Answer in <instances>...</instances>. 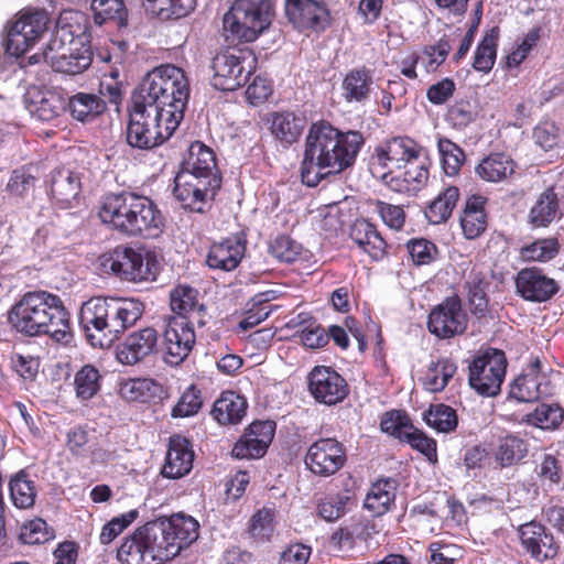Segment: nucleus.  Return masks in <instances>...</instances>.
Instances as JSON below:
<instances>
[{
  "instance_id": "nucleus-1",
  "label": "nucleus",
  "mask_w": 564,
  "mask_h": 564,
  "mask_svg": "<svg viewBox=\"0 0 564 564\" xmlns=\"http://www.w3.org/2000/svg\"><path fill=\"white\" fill-rule=\"evenodd\" d=\"M362 144L358 131L343 132L326 121L314 122L305 138L302 182L315 187L328 176L343 173L355 164Z\"/></svg>"
},
{
  "instance_id": "nucleus-2",
  "label": "nucleus",
  "mask_w": 564,
  "mask_h": 564,
  "mask_svg": "<svg viewBox=\"0 0 564 564\" xmlns=\"http://www.w3.org/2000/svg\"><path fill=\"white\" fill-rule=\"evenodd\" d=\"M144 304L134 297L94 296L84 302L78 322L93 347H109L143 315Z\"/></svg>"
},
{
  "instance_id": "nucleus-3",
  "label": "nucleus",
  "mask_w": 564,
  "mask_h": 564,
  "mask_svg": "<svg viewBox=\"0 0 564 564\" xmlns=\"http://www.w3.org/2000/svg\"><path fill=\"white\" fill-rule=\"evenodd\" d=\"M9 318L18 332L28 336L47 335L64 345L73 339L69 313L58 295L46 291L25 293Z\"/></svg>"
},
{
  "instance_id": "nucleus-4",
  "label": "nucleus",
  "mask_w": 564,
  "mask_h": 564,
  "mask_svg": "<svg viewBox=\"0 0 564 564\" xmlns=\"http://www.w3.org/2000/svg\"><path fill=\"white\" fill-rule=\"evenodd\" d=\"M188 98L189 82L185 72L172 64L160 65L150 70L133 95V100L155 108L170 120L171 126H180Z\"/></svg>"
},
{
  "instance_id": "nucleus-5",
  "label": "nucleus",
  "mask_w": 564,
  "mask_h": 564,
  "mask_svg": "<svg viewBox=\"0 0 564 564\" xmlns=\"http://www.w3.org/2000/svg\"><path fill=\"white\" fill-rule=\"evenodd\" d=\"M73 12H63L56 29L43 52L44 62L54 72L68 75L80 74L93 63V52L79 34H75L65 21Z\"/></svg>"
},
{
  "instance_id": "nucleus-6",
  "label": "nucleus",
  "mask_w": 564,
  "mask_h": 564,
  "mask_svg": "<svg viewBox=\"0 0 564 564\" xmlns=\"http://www.w3.org/2000/svg\"><path fill=\"white\" fill-rule=\"evenodd\" d=\"M127 127V142L140 150H150L170 139L178 124L169 123V119L155 108H149L139 100H133Z\"/></svg>"
},
{
  "instance_id": "nucleus-7",
  "label": "nucleus",
  "mask_w": 564,
  "mask_h": 564,
  "mask_svg": "<svg viewBox=\"0 0 564 564\" xmlns=\"http://www.w3.org/2000/svg\"><path fill=\"white\" fill-rule=\"evenodd\" d=\"M273 0H236L224 15V30L245 42L254 41L271 23Z\"/></svg>"
},
{
  "instance_id": "nucleus-8",
  "label": "nucleus",
  "mask_w": 564,
  "mask_h": 564,
  "mask_svg": "<svg viewBox=\"0 0 564 564\" xmlns=\"http://www.w3.org/2000/svg\"><path fill=\"white\" fill-rule=\"evenodd\" d=\"M155 522H148L127 535L117 550L121 564H162L169 561L166 545Z\"/></svg>"
},
{
  "instance_id": "nucleus-9",
  "label": "nucleus",
  "mask_w": 564,
  "mask_h": 564,
  "mask_svg": "<svg viewBox=\"0 0 564 564\" xmlns=\"http://www.w3.org/2000/svg\"><path fill=\"white\" fill-rule=\"evenodd\" d=\"M257 57L249 48H228L212 62V85L218 90L234 91L243 86L256 70Z\"/></svg>"
},
{
  "instance_id": "nucleus-10",
  "label": "nucleus",
  "mask_w": 564,
  "mask_h": 564,
  "mask_svg": "<svg viewBox=\"0 0 564 564\" xmlns=\"http://www.w3.org/2000/svg\"><path fill=\"white\" fill-rule=\"evenodd\" d=\"M424 152V148L409 137L391 138L376 147L369 159V171L386 183L394 170L402 169L409 160L422 158Z\"/></svg>"
},
{
  "instance_id": "nucleus-11",
  "label": "nucleus",
  "mask_w": 564,
  "mask_h": 564,
  "mask_svg": "<svg viewBox=\"0 0 564 564\" xmlns=\"http://www.w3.org/2000/svg\"><path fill=\"white\" fill-rule=\"evenodd\" d=\"M507 358L502 350L487 348L468 366V383L481 397H496L506 377Z\"/></svg>"
},
{
  "instance_id": "nucleus-12",
  "label": "nucleus",
  "mask_w": 564,
  "mask_h": 564,
  "mask_svg": "<svg viewBox=\"0 0 564 564\" xmlns=\"http://www.w3.org/2000/svg\"><path fill=\"white\" fill-rule=\"evenodd\" d=\"M102 265L116 275L132 282L154 281L158 261L154 254L143 253L132 247L120 245L102 257Z\"/></svg>"
},
{
  "instance_id": "nucleus-13",
  "label": "nucleus",
  "mask_w": 564,
  "mask_h": 564,
  "mask_svg": "<svg viewBox=\"0 0 564 564\" xmlns=\"http://www.w3.org/2000/svg\"><path fill=\"white\" fill-rule=\"evenodd\" d=\"M220 185L221 178L209 181L180 170L174 178L173 194L183 208L202 213L207 203L214 199Z\"/></svg>"
},
{
  "instance_id": "nucleus-14",
  "label": "nucleus",
  "mask_w": 564,
  "mask_h": 564,
  "mask_svg": "<svg viewBox=\"0 0 564 564\" xmlns=\"http://www.w3.org/2000/svg\"><path fill=\"white\" fill-rule=\"evenodd\" d=\"M47 22L48 17L43 10L21 13L8 31L7 52L17 57L25 54L44 33Z\"/></svg>"
},
{
  "instance_id": "nucleus-15",
  "label": "nucleus",
  "mask_w": 564,
  "mask_h": 564,
  "mask_svg": "<svg viewBox=\"0 0 564 564\" xmlns=\"http://www.w3.org/2000/svg\"><path fill=\"white\" fill-rule=\"evenodd\" d=\"M468 316L458 295L447 296L429 315L427 328L441 339L463 334L467 328Z\"/></svg>"
},
{
  "instance_id": "nucleus-16",
  "label": "nucleus",
  "mask_w": 564,
  "mask_h": 564,
  "mask_svg": "<svg viewBox=\"0 0 564 564\" xmlns=\"http://www.w3.org/2000/svg\"><path fill=\"white\" fill-rule=\"evenodd\" d=\"M288 21L299 31L324 32L330 25V11L324 0H285Z\"/></svg>"
},
{
  "instance_id": "nucleus-17",
  "label": "nucleus",
  "mask_w": 564,
  "mask_h": 564,
  "mask_svg": "<svg viewBox=\"0 0 564 564\" xmlns=\"http://www.w3.org/2000/svg\"><path fill=\"white\" fill-rule=\"evenodd\" d=\"M304 462L314 475L329 477L345 465L346 452L336 438H319L310 445Z\"/></svg>"
},
{
  "instance_id": "nucleus-18",
  "label": "nucleus",
  "mask_w": 564,
  "mask_h": 564,
  "mask_svg": "<svg viewBox=\"0 0 564 564\" xmlns=\"http://www.w3.org/2000/svg\"><path fill=\"white\" fill-rule=\"evenodd\" d=\"M196 341L193 323L177 317L167 321L163 334L164 360L171 366H178L192 351Z\"/></svg>"
},
{
  "instance_id": "nucleus-19",
  "label": "nucleus",
  "mask_w": 564,
  "mask_h": 564,
  "mask_svg": "<svg viewBox=\"0 0 564 564\" xmlns=\"http://www.w3.org/2000/svg\"><path fill=\"white\" fill-rule=\"evenodd\" d=\"M162 535V544L166 545L169 561L192 544L198 538V522L191 516L173 514L170 519L154 521Z\"/></svg>"
},
{
  "instance_id": "nucleus-20",
  "label": "nucleus",
  "mask_w": 564,
  "mask_h": 564,
  "mask_svg": "<svg viewBox=\"0 0 564 564\" xmlns=\"http://www.w3.org/2000/svg\"><path fill=\"white\" fill-rule=\"evenodd\" d=\"M164 228V217L154 202L134 193L127 237L156 238Z\"/></svg>"
},
{
  "instance_id": "nucleus-21",
  "label": "nucleus",
  "mask_w": 564,
  "mask_h": 564,
  "mask_svg": "<svg viewBox=\"0 0 564 564\" xmlns=\"http://www.w3.org/2000/svg\"><path fill=\"white\" fill-rule=\"evenodd\" d=\"M308 389L313 398L326 405L341 402L348 395L346 380L334 369L316 366L308 375Z\"/></svg>"
},
{
  "instance_id": "nucleus-22",
  "label": "nucleus",
  "mask_w": 564,
  "mask_h": 564,
  "mask_svg": "<svg viewBox=\"0 0 564 564\" xmlns=\"http://www.w3.org/2000/svg\"><path fill=\"white\" fill-rule=\"evenodd\" d=\"M514 284L517 294L532 303L546 302L560 290L557 282L536 267L519 270L514 278Z\"/></svg>"
},
{
  "instance_id": "nucleus-23",
  "label": "nucleus",
  "mask_w": 564,
  "mask_h": 564,
  "mask_svg": "<svg viewBox=\"0 0 564 564\" xmlns=\"http://www.w3.org/2000/svg\"><path fill=\"white\" fill-rule=\"evenodd\" d=\"M275 432L273 421H257L249 425L236 442L231 454L239 459L262 457L271 444Z\"/></svg>"
},
{
  "instance_id": "nucleus-24",
  "label": "nucleus",
  "mask_w": 564,
  "mask_h": 564,
  "mask_svg": "<svg viewBox=\"0 0 564 564\" xmlns=\"http://www.w3.org/2000/svg\"><path fill=\"white\" fill-rule=\"evenodd\" d=\"M510 397L519 402H534L551 393L550 382L541 372V361L534 358L510 387Z\"/></svg>"
},
{
  "instance_id": "nucleus-25",
  "label": "nucleus",
  "mask_w": 564,
  "mask_h": 564,
  "mask_svg": "<svg viewBox=\"0 0 564 564\" xmlns=\"http://www.w3.org/2000/svg\"><path fill=\"white\" fill-rule=\"evenodd\" d=\"M133 197L132 192L106 195L98 210L101 223L109 229L127 236Z\"/></svg>"
},
{
  "instance_id": "nucleus-26",
  "label": "nucleus",
  "mask_w": 564,
  "mask_h": 564,
  "mask_svg": "<svg viewBox=\"0 0 564 564\" xmlns=\"http://www.w3.org/2000/svg\"><path fill=\"white\" fill-rule=\"evenodd\" d=\"M159 334L153 327L131 333L118 347L117 358L123 365H135L156 350Z\"/></svg>"
},
{
  "instance_id": "nucleus-27",
  "label": "nucleus",
  "mask_w": 564,
  "mask_h": 564,
  "mask_svg": "<svg viewBox=\"0 0 564 564\" xmlns=\"http://www.w3.org/2000/svg\"><path fill=\"white\" fill-rule=\"evenodd\" d=\"M522 546L532 557L542 562L553 558L557 553V544L546 529L534 521L524 523L519 528Z\"/></svg>"
},
{
  "instance_id": "nucleus-28",
  "label": "nucleus",
  "mask_w": 564,
  "mask_h": 564,
  "mask_svg": "<svg viewBox=\"0 0 564 564\" xmlns=\"http://www.w3.org/2000/svg\"><path fill=\"white\" fill-rule=\"evenodd\" d=\"M170 306L177 318L193 317L199 326H205L206 307L199 300V292L188 284H177L170 292Z\"/></svg>"
},
{
  "instance_id": "nucleus-29",
  "label": "nucleus",
  "mask_w": 564,
  "mask_h": 564,
  "mask_svg": "<svg viewBox=\"0 0 564 564\" xmlns=\"http://www.w3.org/2000/svg\"><path fill=\"white\" fill-rule=\"evenodd\" d=\"M246 251V239L242 235L228 237L214 243L207 254V264L212 269L231 271L238 267Z\"/></svg>"
},
{
  "instance_id": "nucleus-30",
  "label": "nucleus",
  "mask_w": 564,
  "mask_h": 564,
  "mask_svg": "<svg viewBox=\"0 0 564 564\" xmlns=\"http://www.w3.org/2000/svg\"><path fill=\"white\" fill-rule=\"evenodd\" d=\"M193 462L194 452L189 442L183 436L175 435L170 440L162 475L171 479L182 478L192 470Z\"/></svg>"
},
{
  "instance_id": "nucleus-31",
  "label": "nucleus",
  "mask_w": 564,
  "mask_h": 564,
  "mask_svg": "<svg viewBox=\"0 0 564 564\" xmlns=\"http://www.w3.org/2000/svg\"><path fill=\"white\" fill-rule=\"evenodd\" d=\"M403 172L391 176L386 184L394 192L415 194L421 191L429 181V164L425 160L412 159L403 166Z\"/></svg>"
},
{
  "instance_id": "nucleus-32",
  "label": "nucleus",
  "mask_w": 564,
  "mask_h": 564,
  "mask_svg": "<svg viewBox=\"0 0 564 564\" xmlns=\"http://www.w3.org/2000/svg\"><path fill=\"white\" fill-rule=\"evenodd\" d=\"M490 283L488 273L477 268H473L465 278L463 289L470 312L478 318L485 317L488 313L489 300L487 291Z\"/></svg>"
},
{
  "instance_id": "nucleus-33",
  "label": "nucleus",
  "mask_w": 564,
  "mask_h": 564,
  "mask_svg": "<svg viewBox=\"0 0 564 564\" xmlns=\"http://www.w3.org/2000/svg\"><path fill=\"white\" fill-rule=\"evenodd\" d=\"M181 170L209 181L212 178H221L216 166L213 150L200 141H195L189 145L187 156L182 163Z\"/></svg>"
},
{
  "instance_id": "nucleus-34",
  "label": "nucleus",
  "mask_w": 564,
  "mask_h": 564,
  "mask_svg": "<svg viewBox=\"0 0 564 564\" xmlns=\"http://www.w3.org/2000/svg\"><path fill=\"white\" fill-rule=\"evenodd\" d=\"M82 192V176L79 172L68 167H61L52 173L51 193L53 198L63 207H70Z\"/></svg>"
},
{
  "instance_id": "nucleus-35",
  "label": "nucleus",
  "mask_w": 564,
  "mask_h": 564,
  "mask_svg": "<svg viewBox=\"0 0 564 564\" xmlns=\"http://www.w3.org/2000/svg\"><path fill=\"white\" fill-rule=\"evenodd\" d=\"M373 90V77L365 66L350 69L341 83V96L348 104H365Z\"/></svg>"
},
{
  "instance_id": "nucleus-36",
  "label": "nucleus",
  "mask_w": 564,
  "mask_h": 564,
  "mask_svg": "<svg viewBox=\"0 0 564 564\" xmlns=\"http://www.w3.org/2000/svg\"><path fill=\"white\" fill-rule=\"evenodd\" d=\"M352 241L372 260H381L386 254L387 243L377 228L366 219H358L350 229Z\"/></svg>"
},
{
  "instance_id": "nucleus-37",
  "label": "nucleus",
  "mask_w": 564,
  "mask_h": 564,
  "mask_svg": "<svg viewBox=\"0 0 564 564\" xmlns=\"http://www.w3.org/2000/svg\"><path fill=\"white\" fill-rule=\"evenodd\" d=\"M273 138L283 144L297 141L304 129V120L292 111H274L267 119Z\"/></svg>"
},
{
  "instance_id": "nucleus-38",
  "label": "nucleus",
  "mask_w": 564,
  "mask_h": 564,
  "mask_svg": "<svg viewBox=\"0 0 564 564\" xmlns=\"http://www.w3.org/2000/svg\"><path fill=\"white\" fill-rule=\"evenodd\" d=\"M486 198L473 195L466 199L460 215V227L465 238L471 240L478 238L487 228V215L485 213Z\"/></svg>"
},
{
  "instance_id": "nucleus-39",
  "label": "nucleus",
  "mask_w": 564,
  "mask_h": 564,
  "mask_svg": "<svg viewBox=\"0 0 564 564\" xmlns=\"http://www.w3.org/2000/svg\"><path fill=\"white\" fill-rule=\"evenodd\" d=\"M247 408V401L242 395L234 391H225L215 401L212 414L223 425L237 424L246 415Z\"/></svg>"
},
{
  "instance_id": "nucleus-40",
  "label": "nucleus",
  "mask_w": 564,
  "mask_h": 564,
  "mask_svg": "<svg viewBox=\"0 0 564 564\" xmlns=\"http://www.w3.org/2000/svg\"><path fill=\"white\" fill-rule=\"evenodd\" d=\"M66 109L74 119L88 122L106 110V102L96 94L77 93L66 100Z\"/></svg>"
},
{
  "instance_id": "nucleus-41",
  "label": "nucleus",
  "mask_w": 564,
  "mask_h": 564,
  "mask_svg": "<svg viewBox=\"0 0 564 564\" xmlns=\"http://www.w3.org/2000/svg\"><path fill=\"white\" fill-rule=\"evenodd\" d=\"M30 113L40 121H52L66 109V99L61 93H37L28 105Z\"/></svg>"
},
{
  "instance_id": "nucleus-42",
  "label": "nucleus",
  "mask_w": 564,
  "mask_h": 564,
  "mask_svg": "<svg viewBox=\"0 0 564 564\" xmlns=\"http://www.w3.org/2000/svg\"><path fill=\"white\" fill-rule=\"evenodd\" d=\"M514 161L505 153H492L480 161L476 166L477 175L487 182L498 183L507 180L514 173Z\"/></svg>"
},
{
  "instance_id": "nucleus-43",
  "label": "nucleus",
  "mask_w": 564,
  "mask_h": 564,
  "mask_svg": "<svg viewBox=\"0 0 564 564\" xmlns=\"http://www.w3.org/2000/svg\"><path fill=\"white\" fill-rule=\"evenodd\" d=\"M9 491L13 506L22 510L31 509L37 497L35 481L25 470H20L11 477Z\"/></svg>"
},
{
  "instance_id": "nucleus-44",
  "label": "nucleus",
  "mask_w": 564,
  "mask_h": 564,
  "mask_svg": "<svg viewBox=\"0 0 564 564\" xmlns=\"http://www.w3.org/2000/svg\"><path fill=\"white\" fill-rule=\"evenodd\" d=\"M459 189L456 186H447L430 203L425 209V217L433 225H440L448 220L459 200Z\"/></svg>"
},
{
  "instance_id": "nucleus-45",
  "label": "nucleus",
  "mask_w": 564,
  "mask_h": 564,
  "mask_svg": "<svg viewBox=\"0 0 564 564\" xmlns=\"http://www.w3.org/2000/svg\"><path fill=\"white\" fill-rule=\"evenodd\" d=\"M145 10L162 21L181 19L196 7V0H144Z\"/></svg>"
},
{
  "instance_id": "nucleus-46",
  "label": "nucleus",
  "mask_w": 564,
  "mask_h": 564,
  "mask_svg": "<svg viewBox=\"0 0 564 564\" xmlns=\"http://www.w3.org/2000/svg\"><path fill=\"white\" fill-rule=\"evenodd\" d=\"M564 421V410L557 403H540L523 417L527 424L541 430H556Z\"/></svg>"
},
{
  "instance_id": "nucleus-47",
  "label": "nucleus",
  "mask_w": 564,
  "mask_h": 564,
  "mask_svg": "<svg viewBox=\"0 0 564 564\" xmlns=\"http://www.w3.org/2000/svg\"><path fill=\"white\" fill-rule=\"evenodd\" d=\"M395 498V481L391 479L379 480L372 485L365 499V507L375 514L387 512Z\"/></svg>"
},
{
  "instance_id": "nucleus-48",
  "label": "nucleus",
  "mask_w": 564,
  "mask_h": 564,
  "mask_svg": "<svg viewBox=\"0 0 564 564\" xmlns=\"http://www.w3.org/2000/svg\"><path fill=\"white\" fill-rule=\"evenodd\" d=\"M456 369V365L449 359H440L432 364L421 378L424 389L433 393L441 392L453 378Z\"/></svg>"
},
{
  "instance_id": "nucleus-49",
  "label": "nucleus",
  "mask_w": 564,
  "mask_h": 564,
  "mask_svg": "<svg viewBox=\"0 0 564 564\" xmlns=\"http://www.w3.org/2000/svg\"><path fill=\"white\" fill-rule=\"evenodd\" d=\"M557 212V196L553 188H547L531 208L530 223L535 227H545L555 219Z\"/></svg>"
},
{
  "instance_id": "nucleus-50",
  "label": "nucleus",
  "mask_w": 564,
  "mask_h": 564,
  "mask_svg": "<svg viewBox=\"0 0 564 564\" xmlns=\"http://www.w3.org/2000/svg\"><path fill=\"white\" fill-rule=\"evenodd\" d=\"M527 452L528 446L522 438L516 435H507L499 440L495 458L502 467H508L522 459Z\"/></svg>"
},
{
  "instance_id": "nucleus-51",
  "label": "nucleus",
  "mask_w": 564,
  "mask_h": 564,
  "mask_svg": "<svg viewBox=\"0 0 564 564\" xmlns=\"http://www.w3.org/2000/svg\"><path fill=\"white\" fill-rule=\"evenodd\" d=\"M558 240L554 237L536 239L520 249V257L529 262H547L556 257Z\"/></svg>"
},
{
  "instance_id": "nucleus-52",
  "label": "nucleus",
  "mask_w": 564,
  "mask_h": 564,
  "mask_svg": "<svg viewBox=\"0 0 564 564\" xmlns=\"http://www.w3.org/2000/svg\"><path fill=\"white\" fill-rule=\"evenodd\" d=\"M424 421L440 433L453 432L458 424L456 411L443 403L431 405L424 413Z\"/></svg>"
},
{
  "instance_id": "nucleus-53",
  "label": "nucleus",
  "mask_w": 564,
  "mask_h": 564,
  "mask_svg": "<svg viewBox=\"0 0 564 564\" xmlns=\"http://www.w3.org/2000/svg\"><path fill=\"white\" fill-rule=\"evenodd\" d=\"M498 36L499 31L494 28L478 44L473 62V67L476 70L488 73L492 68L497 55Z\"/></svg>"
},
{
  "instance_id": "nucleus-54",
  "label": "nucleus",
  "mask_w": 564,
  "mask_h": 564,
  "mask_svg": "<svg viewBox=\"0 0 564 564\" xmlns=\"http://www.w3.org/2000/svg\"><path fill=\"white\" fill-rule=\"evenodd\" d=\"M100 373L91 365H85L74 378L76 397L83 401L91 399L100 389Z\"/></svg>"
},
{
  "instance_id": "nucleus-55",
  "label": "nucleus",
  "mask_w": 564,
  "mask_h": 564,
  "mask_svg": "<svg viewBox=\"0 0 564 564\" xmlns=\"http://www.w3.org/2000/svg\"><path fill=\"white\" fill-rule=\"evenodd\" d=\"M437 149L445 174L448 176L457 175L465 162L463 149L446 138L438 139Z\"/></svg>"
},
{
  "instance_id": "nucleus-56",
  "label": "nucleus",
  "mask_w": 564,
  "mask_h": 564,
  "mask_svg": "<svg viewBox=\"0 0 564 564\" xmlns=\"http://www.w3.org/2000/svg\"><path fill=\"white\" fill-rule=\"evenodd\" d=\"M275 510L262 508L250 518L248 531L250 535L261 542L270 541L274 532Z\"/></svg>"
},
{
  "instance_id": "nucleus-57",
  "label": "nucleus",
  "mask_w": 564,
  "mask_h": 564,
  "mask_svg": "<svg viewBox=\"0 0 564 564\" xmlns=\"http://www.w3.org/2000/svg\"><path fill=\"white\" fill-rule=\"evenodd\" d=\"M350 501L351 496L348 490L327 495L318 503V514L326 521H335L346 513Z\"/></svg>"
},
{
  "instance_id": "nucleus-58",
  "label": "nucleus",
  "mask_w": 564,
  "mask_h": 564,
  "mask_svg": "<svg viewBox=\"0 0 564 564\" xmlns=\"http://www.w3.org/2000/svg\"><path fill=\"white\" fill-rule=\"evenodd\" d=\"M139 517L137 509L129 510L126 513L113 517L110 521L105 523L99 534L101 544L107 545L119 536L128 527H130Z\"/></svg>"
},
{
  "instance_id": "nucleus-59",
  "label": "nucleus",
  "mask_w": 564,
  "mask_h": 564,
  "mask_svg": "<svg viewBox=\"0 0 564 564\" xmlns=\"http://www.w3.org/2000/svg\"><path fill=\"white\" fill-rule=\"evenodd\" d=\"M304 252L303 247L289 236H279L271 245V253L281 262H295Z\"/></svg>"
},
{
  "instance_id": "nucleus-60",
  "label": "nucleus",
  "mask_w": 564,
  "mask_h": 564,
  "mask_svg": "<svg viewBox=\"0 0 564 564\" xmlns=\"http://www.w3.org/2000/svg\"><path fill=\"white\" fill-rule=\"evenodd\" d=\"M91 9L95 14V21L98 24L107 20H120L126 17V7L123 0H93Z\"/></svg>"
},
{
  "instance_id": "nucleus-61",
  "label": "nucleus",
  "mask_w": 564,
  "mask_h": 564,
  "mask_svg": "<svg viewBox=\"0 0 564 564\" xmlns=\"http://www.w3.org/2000/svg\"><path fill=\"white\" fill-rule=\"evenodd\" d=\"M381 430L399 440H403L412 424L403 411H390L384 414L380 423Z\"/></svg>"
},
{
  "instance_id": "nucleus-62",
  "label": "nucleus",
  "mask_w": 564,
  "mask_h": 564,
  "mask_svg": "<svg viewBox=\"0 0 564 564\" xmlns=\"http://www.w3.org/2000/svg\"><path fill=\"white\" fill-rule=\"evenodd\" d=\"M451 51L448 41L441 39L436 45L426 46L420 57V64L427 73L435 72L446 59Z\"/></svg>"
},
{
  "instance_id": "nucleus-63",
  "label": "nucleus",
  "mask_w": 564,
  "mask_h": 564,
  "mask_svg": "<svg viewBox=\"0 0 564 564\" xmlns=\"http://www.w3.org/2000/svg\"><path fill=\"white\" fill-rule=\"evenodd\" d=\"M203 400L200 391L195 387H188L181 395L178 402L172 410L174 417H187L196 414L202 408Z\"/></svg>"
},
{
  "instance_id": "nucleus-64",
  "label": "nucleus",
  "mask_w": 564,
  "mask_h": 564,
  "mask_svg": "<svg viewBox=\"0 0 564 564\" xmlns=\"http://www.w3.org/2000/svg\"><path fill=\"white\" fill-rule=\"evenodd\" d=\"M478 115L477 107L467 100L456 101L447 111V120L456 128H465Z\"/></svg>"
}]
</instances>
